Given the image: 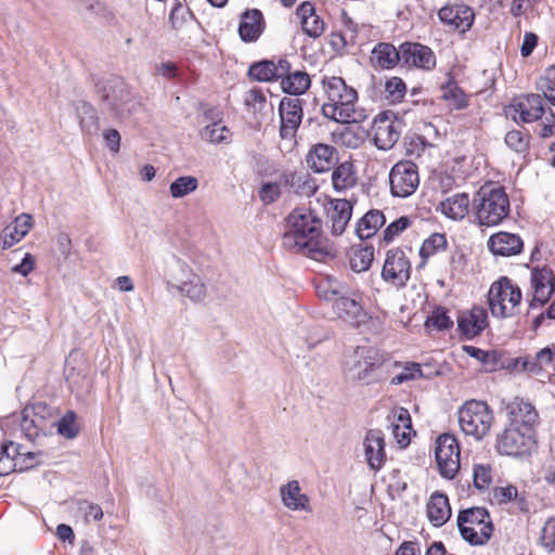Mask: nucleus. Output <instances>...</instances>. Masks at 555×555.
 Wrapping results in <instances>:
<instances>
[{
	"mask_svg": "<svg viewBox=\"0 0 555 555\" xmlns=\"http://www.w3.org/2000/svg\"><path fill=\"white\" fill-rule=\"evenodd\" d=\"M465 352L470 356L472 358H475L479 360L481 363H483L487 367V370H493L494 365L492 362L495 359L494 353L485 351L482 349H479L474 346H464Z\"/></svg>",
	"mask_w": 555,
	"mask_h": 555,
	"instance_id": "e2e57ef3",
	"label": "nucleus"
},
{
	"mask_svg": "<svg viewBox=\"0 0 555 555\" xmlns=\"http://www.w3.org/2000/svg\"><path fill=\"white\" fill-rule=\"evenodd\" d=\"M439 20L444 24L460 31L469 29L474 22V11L465 4H448L438 12Z\"/></svg>",
	"mask_w": 555,
	"mask_h": 555,
	"instance_id": "6ab92c4d",
	"label": "nucleus"
},
{
	"mask_svg": "<svg viewBox=\"0 0 555 555\" xmlns=\"http://www.w3.org/2000/svg\"><path fill=\"white\" fill-rule=\"evenodd\" d=\"M555 356V345L545 347L537 352L532 360H525L524 369L530 373H539L543 370H552Z\"/></svg>",
	"mask_w": 555,
	"mask_h": 555,
	"instance_id": "58836bf2",
	"label": "nucleus"
},
{
	"mask_svg": "<svg viewBox=\"0 0 555 555\" xmlns=\"http://www.w3.org/2000/svg\"><path fill=\"white\" fill-rule=\"evenodd\" d=\"M491 469L489 465H474V485L477 489H487L491 483Z\"/></svg>",
	"mask_w": 555,
	"mask_h": 555,
	"instance_id": "5fc2aeb1",
	"label": "nucleus"
},
{
	"mask_svg": "<svg viewBox=\"0 0 555 555\" xmlns=\"http://www.w3.org/2000/svg\"><path fill=\"white\" fill-rule=\"evenodd\" d=\"M488 248L495 256L511 257L522 250V240L509 232H498L488 240Z\"/></svg>",
	"mask_w": 555,
	"mask_h": 555,
	"instance_id": "412c9836",
	"label": "nucleus"
},
{
	"mask_svg": "<svg viewBox=\"0 0 555 555\" xmlns=\"http://www.w3.org/2000/svg\"><path fill=\"white\" fill-rule=\"evenodd\" d=\"M78 117L81 129L85 131H90L96 124L94 109L85 102L78 108Z\"/></svg>",
	"mask_w": 555,
	"mask_h": 555,
	"instance_id": "bf43d9fd",
	"label": "nucleus"
},
{
	"mask_svg": "<svg viewBox=\"0 0 555 555\" xmlns=\"http://www.w3.org/2000/svg\"><path fill=\"white\" fill-rule=\"evenodd\" d=\"M344 288L340 287L337 283L332 284L328 282H321L317 286L318 295L325 300L336 301V299L341 296L344 293Z\"/></svg>",
	"mask_w": 555,
	"mask_h": 555,
	"instance_id": "6e6d98bb",
	"label": "nucleus"
},
{
	"mask_svg": "<svg viewBox=\"0 0 555 555\" xmlns=\"http://www.w3.org/2000/svg\"><path fill=\"white\" fill-rule=\"evenodd\" d=\"M410 275L411 262L405 253L400 248L388 250L382 270L383 280L396 287H402L409 281Z\"/></svg>",
	"mask_w": 555,
	"mask_h": 555,
	"instance_id": "f8f14e48",
	"label": "nucleus"
},
{
	"mask_svg": "<svg viewBox=\"0 0 555 555\" xmlns=\"http://www.w3.org/2000/svg\"><path fill=\"white\" fill-rule=\"evenodd\" d=\"M411 220L403 216L391 222L384 231V240L386 242H391L396 236H398L403 230L410 227Z\"/></svg>",
	"mask_w": 555,
	"mask_h": 555,
	"instance_id": "052dcab7",
	"label": "nucleus"
},
{
	"mask_svg": "<svg viewBox=\"0 0 555 555\" xmlns=\"http://www.w3.org/2000/svg\"><path fill=\"white\" fill-rule=\"evenodd\" d=\"M553 76L555 77V67L550 66L546 69V77L541 79L539 88L544 96L555 105V82L552 80Z\"/></svg>",
	"mask_w": 555,
	"mask_h": 555,
	"instance_id": "13d9d810",
	"label": "nucleus"
},
{
	"mask_svg": "<svg viewBox=\"0 0 555 555\" xmlns=\"http://www.w3.org/2000/svg\"><path fill=\"white\" fill-rule=\"evenodd\" d=\"M488 324V315L483 308L475 307L462 312L457 318V327L466 338L479 335Z\"/></svg>",
	"mask_w": 555,
	"mask_h": 555,
	"instance_id": "5701e85b",
	"label": "nucleus"
},
{
	"mask_svg": "<svg viewBox=\"0 0 555 555\" xmlns=\"http://www.w3.org/2000/svg\"><path fill=\"white\" fill-rule=\"evenodd\" d=\"M179 289L193 301H201L206 295V287L202 278L188 268L181 269Z\"/></svg>",
	"mask_w": 555,
	"mask_h": 555,
	"instance_id": "473e14b6",
	"label": "nucleus"
},
{
	"mask_svg": "<svg viewBox=\"0 0 555 555\" xmlns=\"http://www.w3.org/2000/svg\"><path fill=\"white\" fill-rule=\"evenodd\" d=\"M427 518L435 527H441L451 517V506L446 494L434 492L426 506Z\"/></svg>",
	"mask_w": 555,
	"mask_h": 555,
	"instance_id": "2f4dec72",
	"label": "nucleus"
},
{
	"mask_svg": "<svg viewBox=\"0 0 555 555\" xmlns=\"http://www.w3.org/2000/svg\"><path fill=\"white\" fill-rule=\"evenodd\" d=\"M386 219L382 211L371 210L366 212L357 224V234L361 240L372 237L384 225Z\"/></svg>",
	"mask_w": 555,
	"mask_h": 555,
	"instance_id": "c9c22d12",
	"label": "nucleus"
},
{
	"mask_svg": "<svg viewBox=\"0 0 555 555\" xmlns=\"http://www.w3.org/2000/svg\"><path fill=\"white\" fill-rule=\"evenodd\" d=\"M310 82L307 73L297 70L282 77L281 87L284 92L297 95L305 93L309 89Z\"/></svg>",
	"mask_w": 555,
	"mask_h": 555,
	"instance_id": "4c0bfd02",
	"label": "nucleus"
},
{
	"mask_svg": "<svg viewBox=\"0 0 555 555\" xmlns=\"http://www.w3.org/2000/svg\"><path fill=\"white\" fill-rule=\"evenodd\" d=\"M289 70V63L286 60H279L278 63L263 61L249 67L248 74L258 81H270L284 77Z\"/></svg>",
	"mask_w": 555,
	"mask_h": 555,
	"instance_id": "c85d7f7f",
	"label": "nucleus"
},
{
	"mask_svg": "<svg viewBox=\"0 0 555 555\" xmlns=\"http://www.w3.org/2000/svg\"><path fill=\"white\" fill-rule=\"evenodd\" d=\"M532 299L531 307L542 306L553 295L555 276L548 268L534 269L531 273Z\"/></svg>",
	"mask_w": 555,
	"mask_h": 555,
	"instance_id": "f3484780",
	"label": "nucleus"
},
{
	"mask_svg": "<svg viewBox=\"0 0 555 555\" xmlns=\"http://www.w3.org/2000/svg\"><path fill=\"white\" fill-rule=\"evenodd\" d=\"M509 426L533 429L538 413L529 402L515 400L507 405Z\"/></svg>",
	"mask_w": 555,
	"mask_h": 555,
	"instance_id": "a878e982",
	"label": "nucleus"
},
{
	"mask_svg": "<svg viewBox=\"0 0 555 555\" xmlns=\"http://www.w3.org/2000/svg\"><path fill=\"white\" fill-rule=\"evenodd\" d=\"M104 140L106 142L107 147L112 152L117 153L119 151L120 135L117 130H115V129L106 130L104 133Z\"/></svg>",
	"mask_w": 555,
	"mask_h": 555,
	"instance_id": "774afa93",
	"label": "nucleus"
},
{
	"mask_svg": "<svg viewBox=\"0 0 555 555\" xmlns=\"http://www.w3.org/2000/svg\"><path fill=\"white\" fill-rule=\"evenodd\" d=\"M446 246L447 238L444 234L434 233L423 242L420 248V255L425 260L437 251L444 249Z\"/></svg>",
	"mask_w": 555,
	"mask_h": 555,
	"instance_id": "49530a36",
	"label": "nucleus"
},
{
	"mask_svg": "<svg viewBox=\"0 0 555 555\" xmlns=\"http://www.w3.org/2000/svg\"><path fill=\"white\" fill-rule=\"evenodd\" d=\"M452 324L453 321L448 315L447 310H444L443 308L435 309L425 321L426 327H434L439 331L450 328Z\"/></svg>",
	"mask_w": 555,
	"mask_h": 555,
	"instance_id": "09e8293b",
	"label": "nucleus"
},
{
	"mask_svg": "<svg viewBox=\"0 0 555 555\" xmlns=\"http://www.w3.org/2000/svg\"><path fill=\"white\" fill-rule=\"evenodd\" d=\"M280 498L284 507L292 512H310V499L301 490L297 480H291L280 487Z\"/></svg>",
	"mask_w": 555,
	"mask_h": 555,
	"instance_id": "4be33fe9",
	"label": "nucleus"
},
{
	"mask_svg": "<svg viewBox=\"0 0 555 555\" xmlns=\"http://www.w3.org/2000/svg\"><path fill=\"white\" fill-rule=\"evenodd\" d=\"M363 452L369 467L377 472L386 462L385 439L378 429H371L363 439Z\"/></svg>",
	"mask_w": 555,
	"mask_h": 555,
	"instance_id": "a211bd4d",
	"label": "nucleus"
},
{
	"mask_svg": "<svg viewBox=\"0 0 555 555\" xmlns=\"http://www.w3.org/2000/svg\"><path fill=\"white\" fill-rule=\"evenodd\" d=\"M296 15L300 21L305 34L311 38H319L325 29L324 22L315 14L311 2H304L296 10Z\"/></svg>",
	"mask_w": 555,
	"mask_h": 555,
	"instance_id": "7c9ffc66",
	"label": "nucleus"
},
{
	"mask_svg": "<svg viewBox=\"0 0 555 555\" xmlns=\"http://www.w3.org/2000/svg\"><path fill=\"white\" fill-rule=\"evenodd\" d=\"M352 215V205L347 199H334L330 204L327 217L331 222L332 232L341 235L346 230Z\"/></svg>",
	"mask_w": 555,
	"mask_h": 555,
	"instance_id": "cd10ccee",
	"label": "nucleus"
},
{
	"mask_svg": "<svg viewBox=\"0 0 555 555\" xmlns=\"http://www.w3.org/2000/svg\"><path fill=\"white\" fill-rule=\"evenodd\" d=\"M472 206L478 224L485 227L499 224L509 212V199L504 188L492 183L476 192Z\"/></svg>",
	"mask_w": 555,
	"mask_h": 555,
	"instance_id": "7ed1b4c3",
	"label": "nucleus"
},
{
	"mask_svg": "<svg viewBox=\"0 0 555 555\" xmlns=\"http://www.w3.org/2000/svg\"><path fill=\"white\" fill-rule=\"evenodd\" d=\"M422 376L423 373L418 363H406L402 370L391 378V384L401 385L410 380L418 379Z\"/></svg>",
	"mask_w": 555,
	"mask_h": 555,
	"instance_id": "8fccbe9b",
	"label": "nucleus"
},
{
	"mask_svg": "<svg viewBox=\"0 0 555 555\" xmlns=\"http://www.w3.org/2000/svg\"><path fill=\"white\" fill-rule=\"evenodd\" d=\"M436 462L440 475L453 479L460 469V446L456 438L450 434L440 435L436 441Z\"/></svg>",
	"mask_w": 555,
	"mask_h": 555,
	"instance_id": "9d476101",
	"label": "nucleus"
},
{
	"mask_svg": "<svg viewBox=\"0 0 555 555\" xmlns=\"http://www.w3.org/2000/svg\"><path fill=\"white\" fill-rule=\"evenodd\" d=\"M400 122L390 119L387 114H379L373 121V139L379 150H390L400 137Z\"/></svg>",
	"mask_w": 555,
	"mask_h": 555,
	"instance_id": "dca6fc26",
	"label": "nucleus"
},
{
	"mask_svg": "<svg viewBox=\"0 0 555 555\" xmlns=\"http://www.w3.org/2000/svg\"><path fill=\"white\" fill-rule=\"evenodd\" d=\"M411 420L406 411H402L398 416V423L392 424V435L400 447L404 448L411 440Z\"/></svg>",
	"mask_w": 555,
	"mask_h": 555,
	"instance_id": "a18cd8bd",
	"label": "nucleus"
},
{
	"mask_svg": "<svg viewBox=\"0 0 555 555\" xmlns=\"http://www.w3.org/2000/svg\"><path fill=\"white\" fill-rule=\"evenodd\" d=\"M457 527L462 538L473 545L485 544L492 534V522L483 507H472L461 511Z\"/></svg>",
	"mask_w": 555,
	"mask_h": 555,
	"instance_id": "423d86ee",
	"label": "nucleus"
},
{
	"mask_svg": "<svg viewBox=\"0 0 555 555\" xmlns=\"http://www.w3.org/2000/svg\"><path fill=\"white\" fill-rule=\"evenodd\" d=\"M281 195L280 184L276 182H267L259 190V197L264 204L275 202Z\"/></svg>",
	"mask_w": 555,
	"mask_h": 555,
	"instance_id": "0e129e2a",
	"label": "nucleus"
},
{
	"mask_svg": "<svg viewBox=\"0 0 555 555\" xmlns=\"http://www.w3.org/2000/svg\"><path fill=\"white\" fill-rule=\"evenodd\" d=\"M16 420L18 422L20 430L30 441H34L48 433L46 429L39 428V424L34 417L26 415V408H24L21 414L16 416Z\"/></svg>",
	"mask_w": 555,
	"mask_h": 555,
	"instance_id": "c03bdc74",
	"label": "nucleus"
},
{
	"mask_svg": "<svg viewBox=\"0 0 555 555\" xmlns=\"http://www.w3.org/2000/svg\"><path fill=\"white\" fill-rule=\"evenodd\" d=\"M335 142L348 149H358L363 143V138L354 128L346 127L335 135Z\"/></svg>",
	"mask_w": 555,
	"mask_h": 555,
	"instance_id": "3c124183",
	"label": "nucleus"
},
{
	"mask_svg": "<svg viewBox=\"0 0 555 555\" xmlns=\"http://www.w3.org/2000/svg\"><path fill=\"white\" fill-rule=\"evenodd\" d=\"M505 144L515 152H524L528 146V137L521 131L513 130L506 133Z\"/></svg>",
	"mask_w": 555,
	"mask_h": 555,
	"instance_id": "4d7b16f0",
	"label": "nucleus"
},
{
	"mask_svg": "<svg viewBox=\"0 0 555 555\" xmlns=\"http://www.w3.org/2000/svg\"><path fill=\"white\" fill-rule=\"evenodd\" d=\"M374 259V248L372 246H356L349 253L350 268L354 272L366 271Z\"/></svg>",
	"mask_w": 555,
	"mask_h": 555,
	"instance_id": "a19ab883",
	"label": "nucleus"
},
{
	"mask_svg": "<svg viewBox=\"0 0 555 555\" xmlns=\"http://www.w3.org/2000/svg\"><path fill=\"white\" fill-rule=\"evenodd\" d=\"M538 44V36L531 31H527L524 35V40L520 47L521 56L528 57L531 55Z\"/></svg>",
	"mask_w": 555,
	"mask_h": 555,
	"instance_id": "69168bd1",
	"label": "nucleus"
},
{
	"mask_svg": "<svg viewBox=\"0 0 555 555\" xmlns=\"http://www.w3.org/2000/svg\"><path fill=\"white\" fill-rule=\"evenodd\" d=\"M541 544L548 551L555 547V519L550 518L545 521L540 535Z\"/></svg>",
	"mask_w": 555,
	"mask_h": 555,
	"instance_id": "680f3d73",
	"label": "nucleus"
},
{
	"mask_svg": "<svg viewBox=\"0 0 555 555\" xmlns=\"http://www.w3.org/2000/svg\"><path fill=\"white\" fill-rule=\"evenodd\" d=\"M512 108L518 114V117L514 116V119L532 122L538 120L544 113L543 99L539 94L524 95L515 100Z\"/></svg>",
	"mask_w": 555,
	"mask_h": 555,
	"instance_id": "b1692460",
	"label": "nucleus"
},
{
	"mask_svg": "<svg viewBox=\"0 0 555 555\" xmlns=\"http://www.w3.org/2000/svg\"><path fill=\"white\" fill-rule=\"evenodd\" d=\"M198 188V180L193 176H181L169 185V193L173 198H183L195 192Z\"/></svg>",
	"mask_w": 555,
	"mask_h": 555,
	"instance_id": "37998d69",
	"label": "nucleus"
},
{
	"mask_svg": "<svg viewBox=\"0 0 555 555\" xmlns=\"http://www.w3.org/2000/svg\"><path fill=\"white\" fill-rule=\"evenodd\" d=\"M281 137L292 139L295 137L302 119L301 101L297 98H283L280 102Z\"/></svg>",
	"mask_w": 555,
	"mask_h": 555,
	"instance_id": "2eb2a0df",
	"label": "nucleus"
},
{
	"mask_svg": "<svg viewBox=\"0 0 555 555\" xmlns=\"http://www.w3.org/2000/svg\"><path fill=\"white\" fill-rule=\"evenodd\" d=\"M441 99L453 109H463L468 106V98L454 81L441 87Z\"/></svg>",
	"mask_w": 555,
	"mask_h": 555,
	"instance_id": "ea45409f",
	"label": "nucleus"
},
{
	"mask_svg": "<svg viewBox=\"0 0 555 555\" xmlns=\"http://www.w3.org/2000/svg\"><path fill=\"white\" fill-rule=\"evenodd\" d=\"M322 94L325 98L321 112L327 119L340 124L360 121L362 115L356 109L358 93L338 76L323 77Z\"/></svg>",
	"mask_w": 555,
	"mask_h": 555,
	"instance_id": "f03ea898",
	"label": "nucleus"
},
{
	"mask_svg": "<svg viewBox=\"0 0 555 555\" xmlns=\"http://www.w3.org/2000/svg\"><path fill=\"white\" fill-rule=\"evenodd\" d=\"M390 191L398 197H408L420 183L417 167L409 160L397 163L389 172Z\"/></svg>",
	"mask_w": 555,
	"mask_h": 555,
	"instance_id": "9b49d317",
	"label": "nucleus"
},
{
	"mask_svg": "<svg viewBox=\"0 0 555 555\" xmlns=\"http://www.w3.org/2000/svg\"><path fill=\"white\" fill-rule=\"evenodd\" d=\"M44 455L40 451H23L13 442L0 447V476H7L15 470H26L40 464Z\"/></svg>",
	"mask_w": 555,
	"mask_h": 555,
	"instance_id": "1a4fd4ad",
	"label": "nucleus"
},
{
	"mask_svg": "<svg viewBox=\"0 0 555 555\" xmlns=\"http://www.w3.org/2000/svg\"><path fill=\"white\" fill-rule=\"evenodd\" d=\"M459 424L466 436L477 440L483 438L493 423V414L489 406L478 400L465 402L459 410Z\"/></svg>",
	"mask_w": 555,
	"mask_h": 555,
	"instance_id": "0eeeda50",
	"label": "nucleus"
},
{
	"mask_svg": "<svg viewBox=\"0 0 555 555\" xmlns=\"http://www.w3.org/2000/svg\"><path fill=\"white\" fill-rule=\"evenodd\" d=\"M401 60L408 65L423 69H431L436 65V56L431 49L415 42L401 44Z\"/></svg>",
	"mask_w": 555,
	"mask_h": 555,
	"instance_id": "aec40b11",
	"label": "nucleus"
},
{
	"mask_svg": "<svg viewBox=\"0 0 555 555\" xmlns=\"http://www.w3.org/2000/svg\"><path fill=\"white\" fill-rule=\"evenodd\" d=\"M335 149L331 145L319 143L313 145L307 154V165L314 172H324L332 168L336 162Z\"/></svg>",
	"mask_w": 555,
	"mask_h": 555,
	"instance_id": "bb28decb",
	"label": "nucleus"
},
{
	"mask_svg": "<svg viewBox=\"0 0 555 555\" xmlns=\"http://www.w3.org/2000/svg\"><path fill=\"white\" fill-rule=\"evenodd\" d=\"M470 204L468 194L455 193L441 202L440 210L452 220H462L468 214Z\"/></svg>",
	"mask_w": 555,
	"mask_h": 555,
	"instance_id": "72a5a7b5",
	"label": "nucleus"
},
{
	"mask_svg": "<svg viewBox=\"0 0 555 555\" xmlns=\"http://www.w3.org/2000/svg\"><path fill=\"white\" fill-rule=\"evenodd\" d=\"M33 225L31 216L28 214L18 215L14 221L5 227L0 234V246L2 249L10 248L22 241Z\"/></svg>",
	"mask_w": 555,
	"mask_h": 555,
	"instance_id": "393cba45",
	"label": "nucleus"
},
{
	"mask_svg": "<svg viewBox=\"0 0 555 555\" xmlns=\"http://www.w3.org/2000/svg\"><path fill=\"white\" fill-rule=\"evenodd\" d=\"M104 100L116 116L125 118L130 116L139 107L128 87L122 81L111 85L104 94Z\"/></svg>",
	"mask_w": 555,
	"mask_h": 555,
	"instance_id": "4468645a",
	"label": "nucleus"
},
{
	"mask_svg": "<svg viewBox=\"0 0 555 555\" xmlns=\"http://www.w3.org/2000/svg\"><path fill=\"white\" fill-rule=\"evenodd\" d=\"M401 60V47L397 50L392 44L380 42L372 50L371 63L379 68H392Z\"/></svg>",
	"mask_w": 555,
	"mask_h": 555,
	"instance_id": "f704fd0d",
	"label": "nucleus"
},
{
	"mask_svg": "<svg viewBox=\"0 0 555 555\" xmlns=\"http://www.w3.org/2000/svg\"><path fill=\"white\" fill-rule=\"evenodd\" d=\"M321 220L306 207L292 211L287 218V230L282 237L283 246L294 253L315 258L321 254Z\"/></svg>",
	"mask_w": 555,
	"mask_h": 555,
	"instance_id": "f257e3e1",
	"label": "nucleus"
},
{
	"mask_svg": "<svg viewBox=\"0 0 555 555\" xmlns=\"http://www.w3.org/2000/svg\"><path fill=\"white\" fill-rule=\"evenodd\" d=\"M385 92L391 102H399L405 95L406 87L401 78L391 77L386 81Z\"/></svg>",
	"mask_w": 555,
	"mask_h": 555,
	"instance_id": "864d4df0",
	"label": "nucleus"
},
{
	"mask_svg": "<svg viewBox=\"0 0 555 555\" xmlns=\"http://www.w3.org/2000/svg\"><path fill=\"white\" fill-rule=\"evenodd\" d=\"M76 416L74 412H67L60 421L55 420L54 427L57 428V433L65 438H74L78 434L76 426Z\"/></svg>",
	"mask_w": 555,
	"mask_h": 555,
	"instance_id": "603ef678",
	"label": "nucleus"
},
{
	"mask_svg": "<svg viewBox=\"0 0 555 555\" xmlns=\"http://www.w3.org/2000/svg\"><path fill=\"white\" fill-rule=\"evenodd\" d=\"M384 361V356L375 348L359 346L346 357L344 372L350 380L370 384L376 378Z\"/></svg>",
	"mask_w": 555,
	"mask_h": 555,
	"instance_id": "20e7f679",
	"label": "nucleus"
},
{
	"mask_svg": "<svg viewBox=\"0 0 555 555\" xmlns=\"http://www.w3.org/2000/svg\"><path fill=\"white\" fill-rule=\"evenodd\" d=\"M488 300L493 317L501 319L511 318L519 310L521 292L512 280L501 278L490 286Z\"/></svg>",
	"mask_w": 555,
	"mask_h": 555,
	"instance_id": "39448f33",
	"label": "nucleus"
},
{
	"mask_svg": "<svg viewBox=\"0 0 555 555\" xmlns=\"http://www.w3.org/2000/svg\"><path fill=\"white\" fill-rule=\"evenodd\" d=\"M35 266V258L30 254H25L22 261L14 267H12V271L21 274L22 276H27L29 272L33 271Z\"/></svg>",
	"mask_w": 555,
	"mask_h": 555,
	"instance_id": "338daca9",
	"label": "nucleus"
},
{
	"mask_svg": "<svg viewBox=\"0 0 555 555\" xmlns=\"http://www.w3.org/2000/svg\"><path fill=\"white\" fill-rule=\"evenodd\" d=\"M26 408V415H30L39 424L40 429L50 431L55 425L54 410L43 402L29 404Z\"/></svg>",
	"mask_w": 555,
	"mask_h": 555,
	"instance_id": "e433bc0d",
	"label": "nucleus"
},
{
	"mask_svg": "<svg viewBox=\"0 0 555 555\" xmlns=\"http://www.w3.org/2000/svg\"><path fill=\"white\" fill-rule=\"evenodd\" d=\"M333 309L339 319L358 328L369 327L370 322L379 323L367 314L356 298L347 296L346 291L336 299Z\"/></svg>",
	"mask_w": 555,
	"mask_h": 555,
	"instance_id": "ddd939ff",
	"label": "nucleus"
},
{
	"mask_svg": "<svg viewBox=\"0 0 555 555\" xmlns=\"http://www.w3.org/2000/svg\"><path fill=\"white\" fill-rule=\"evenodd\" d=\"M228 135L229 129L220 122H212L206 126L201 132V137L204 141L216 144L225 141Z\"/></svg>",
	"mask_w": 555,
	"mask_h": 555,
	"instance_id": "de8ad7c7",
	"label": "nucleus"
},
{
	"mask_svg": "<svg viewBox=\"0 0 555 555\" xmlns=\"http://www.w3.org/2000/svg\"><path fill=\"white\" fill-rule=\"evenodd\" d=\"M357 178L353 166L350 163H343L337 166L332 173L333 186L337 192H341L352 188Z\"/></svg>",
	"mask_w": 555,
	"mask_h": 555,
	"instance_id": "79ce46f5",
	"label": "nucleus"
},
{
	"mask_svg": "<svg viewBox=\"0 0 555 555\" xmlns=\"http://www.w3.org/2000/svg\"><path fill=\"white\" fill-rule=\"evenodd\" d=\"M264 29L262 13L257 10L246 11L241 18L238 34L243 41H256Z\"/></svg>",
	"mask_w": 555,
	"mask_h": 555,
	"instance_id": "c756f323",
	"label": "nucleus"
},
{
	"mask_svg": "<svg viewBox=\"0 0 555 555\" xmlns=\"http://www.w3.org/2000/svg\"><path fill=\"white\" fill-rule=\"evenodd\" d=\"M535 447L534 430L527 427L507 426L498 436L496 449L501 454L524 456L530 454Z\"/></svg>",
	"mask_w": 555,
	"mask_h": 555,
	"instance_id": "6e6552de",
	"label": "nucleus"
}]
</instances>
